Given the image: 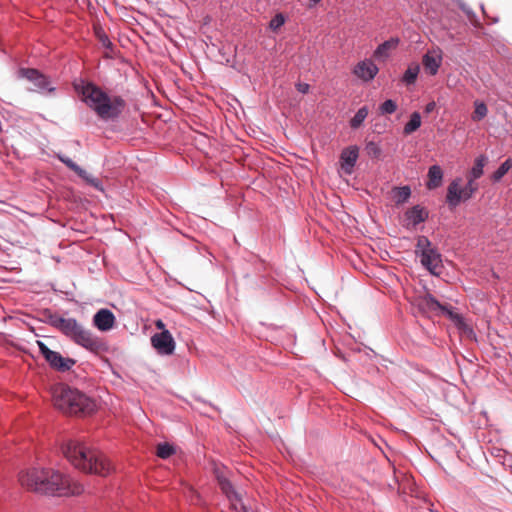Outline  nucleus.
Instances as JSON below:
<instances>
[{"label":"nucleus","instance_id":"nucleus-33","mask_svg":"<svg viewBox=\"0 0 512 512\" xmlns=\"http://www.w3.org/2000/svg\"><path fill=\"white\" fill-rule=\"evenodd\" d=\"M286 18L282 13H277L269 22V28L272 31H277L285 24Z\"/></svg>","mask_w":512,"mask_h":512},{"label":"nucleus","instance_id":"nucleus-1","mask_svg":"<svg viewBox=\"0 0 512 512\" xmlns=\"http://www.w3.org/2000/svg\"><path fill=\"white\" fill-rule=\"evenodd\" d=\"M22 486L39 494L50 496L79 495L83 492L81 484L53 469L31 468L19 475Z\"/></svg>","mask_w":512,"mask_h":512},{"label":"nucleus","instance_id":"nucleus-14","mask_svg":"<svg viewBox=\"0 0 512 512\" xmlns=\"http://www.w3.org/2000/svg\"><path fill=\"white\" fill-rule=\"evenodd\" d=\"M115 323V316L109 309H100L93 316V324L100 331L110 330Z\"/></svg>","mask_w":512,"mask_h":512},{"label":"nucleus","instance_id":"nucleus-26","mask_svg":"<svg viewBox=\"0 0 512 512\" xmlns=\"http://www.w3.org/2000/svg\"><path fill=\"white\" fill-rule=\"evenodd\" d=\"M76 174L90 186L94 187L95 189H97L99 191H103L102 181L99 178H96L92 174L88 173L85 169H84V174L81 172L76 173Z\"/></svg>","mask_w":512,"mask_h":512},{"label":"nucleus","instance_id":"nucleus-18","mask_svg":"<svg viewBox=\"0 0 512 512\" xmlns=\"http://www.w3.org/2000/svg\"><path fill=\"white\" fill-rule=\"evenodd\" d=\"M441 312L445 314L461 330L469 329L464 318L459 313L453 311L452 307L443 305Z\"/></svg>","mask_w":512,"mask_h":512},{"label":"nucleus","instance_id":"nucleus-11","mask_svg":"<svg viewBox=\"0 0 512 512\" xmlns=\"http://www.w3.org/2000/svg\"><path fill=\"white\" fill-rule=\"evenodd\" d=\"M379 69L377 65L370 59H365L356 64L353 74L359 79L369 82L374 79Z\"/></svg>","mask_w":512,"mask_h":512},{"label":"nucleus","instance_id":"nucleus-35","mask_svg":"<svg viewBox=\"0 0 512 512\" xmlns=\"http://www.w3.org/2000/svg\"><path fill=\"white\" fill-rule=\"evenodd\" d=\"M458 7L467 15L468 19L476 25L477 22V16L475 12L462 0H458L457 2Z\"/></svg>","mask_w":512,"mask_h":512},{"label":"nucleus","instance_id":"nucleus-34","mask_svg":"<svg viewBox=\"0 0 512 512\" xmlns=\"http://www.w3.org/2000/svg\"><path fill=\"white\" fill-rule=\"evenodd\" d=\"M365 150L369 156L374 157V158H378L382 152L378 143H376L374 141L367 142L365 145Z\"/></svg>","mask_w":512,"mask_h":512},{"label":"nucleus","instance_id":"nucleus-15","mask_svg":"<svg viewBox=\"0 0 512 512\" xmlns=\"http://www.w3.org/2000/svg\"><path fill=\"white\" fill-rule=\"evenodd\" d=\"M421 264L432 274H438L437 269L441 267V254L434 248L426 251L420 256Z\"/></svg>","mask_w":512,"mask_h":512},{"label":"nucleus","instance_id":"nucleus-31","mask_svg":"<svg viewBox=\"0 0 512 512\" xmlns=\"http://www.w3.org/2000/svg\"><path fill=\"white\" fill-rule=\"evenodd\" d=\"M175 453V448L169 443H161L157 447V456L162 459H167Z\"/></svg>","mask_w":512,"mask_h":512},{"label":"nucleus","instance_id":"nucleus-5","mask_svg":"<svg viewBox=\"0 0 512 512\" xmlns=\"http://www.w3.org/2000/svg\"><path fill=\"white\" fill-rule=\"evenodd\" d=\"M60 332L75 344L94 353L105 349V343L75 318H65Z\"/></svg>","mask_w":512,"mask_h":512},{"label":"nucleus","instance_id":"nucleus-25","mask_svg":"<svg viewBox=\"0 0 512 512\" xmlns=\"http://www.w3.org/2000/svg\"><path fill=\"white\" fill-rule=\"evenodd\" d=\"M394 198L397 204L406 202L411 196V188L409 186L396 187L393 190Z\"/></svg>","mask_w":512,"mask_h":512},{"label":"nucleus","instance_id":"nucleus-8","mask_svg":"<svg viewBox=\"0 0 512 512\" xmlns=\"http://www.w3.org/2000/svg\"><path fill=\"white\" fill-rule=\"evenodd\" d=\"M19 77L27 79L34 85L33 91L45 94L53 93L56 88L52 86L49 78L34 68H21L18 71Z\"/></svg>","mask_w":512,"mask_h":512},{"label":"nucleus","instance_id":"nucleus-37","mask_svg":"<svg viewBox=\"0 0 512 512\" xmlns=\"http://www.w3.org/2000/svg\"><path fill=\"white\" fill-rule=\"evenodd\" d=\"M309 88H310V86H309L308 83L299 82V83L296 84L297 91L302 93V94L308 93Z\"/></svg>","mask_w":512,"mask_h":512},{"label":"nucleus","instance_id":"nucleus-39","mask_svg":"<svg viewBox=\"0 0 512 512\" xmlns=\"http://www.w3.org/2000/svg\"><path fill=\"white\" fill-rule=\"evenodd\" d=\"M436 108V103L434 101H431L426 104L425 106V113L429 114L432 113Z\"/></svg>","mask_w":512,"mask_h":512},{"label":"nucleus","instance_id":"nucleus-38","mask_svg":"<svg viewBox=\"0 0 512 512\" xmlns=\"http://www.w3.org/2000/svg\"><path fill=\"white\" fill-rule=\"evenodd\" d=\"M100 41L102 43V45L105 47V48H108V49H111L113 44L112 42L109 40L108 36L103 34L101 37H100Z\"/></svg>","mask_w":512,"mask_h":512},{"label":"nucleus","instance_id":"nucleus-16","mask_svg":"<svg viewBox=\"0 0 512 512\" xmlns=\"http://www.w3.org/2000/svg\"><path fill=\"white\" fill-rule=\"evenodd\" d=\"M358 159V148L356 146H351L349 148L344 149L340 155V162L342 169L350 174L357 162Z\"/></svg>","mask_w":512,"mask_h":512},{"label":"nucleus","instance_id":"nucleus-21","mask_svg":"<svg viewBox=\"0 0 512 512\" xmlns=\"http://www.w3.org/2000/svg\"><path fill=\"white\" fill-rule=\"evenodd\" d=\"M419 72H420L419 64H412L404 72L401 81L405 85H413L417 80Z\"/></svg>","mask_w":512,"mask_h":512},{"label":"nucleus","instance_id":"nucleus-23","mask_svg":"<svg viewBox=\"0 0 512 512\" xmlns=\"http://www.w3.org/2000/svg\"><path fill=\"white\" fill-rule=\"evenodd\" d=\"M368 116V108L367 106H363L357 110L355 115L350 120V127L352 129H358L364 122V120Z\"/></svg>","mask_w":512,"mask_h":512},{"label":"nucleus","instance_id":"nucleus-22","mask_svg":"<svg viewBox=\"0 0 512 512\" xmlns=\"http://www.w3.org/2000/svg\"><path fill=\"white\" fill-rule=\"evenodd\" d=\"M421 126V115L415 111L411 114L410 120L405 124L403 132L405 135H410Z\"/></svg>","mask_w":512,"mask_h":512},{"label":"nucleus","instance_id":"nucleus-29","mask_svg":"<svg viewBox=\"0 0 512 512\" xmlns=\"http://www.w3.org/2000/svg\"><path fill=\"white\" fill-rule=\"evenodd\" d=\"M431 248V242L426 236L418 237L415 252L419 257Z\"/></svg>","mask_w":512,"mask_h":512},{"label":"nucleus","instance_id":"nucleus-3","mask_svg":"<svg viewBox=\"0 0 512 512\" xmlns=\"http://www.w3.org/2000/svg\"><path fill=\"white\" fill-rule=\"evenodd\" d=\"M65 458L77 469L91 474L106 476L111 471V465L99 451L89 449L78 440H67L62 444Z\"/></svg>","mask_w":512,"mask_h":512},{"label":"nucleus","instance_id":"nucleus-27","mask_svg":"<svg viewBox=\"0 0 512 512\" xmlns=\"http://www.w3.org/2000/svg\"><path fill=\"white\" fill-rule=\"evenodd\" d=\"M474 107V114L472 116L474 121H480L487 116L488 108L484 102L476 100L474 102Z\"/></svg>","mask_w":512,"mask_h":512},{"label":"nucleus","instance_id":"nucleus-24","mask_svg":"<svg viewBox=\"0 0 512 512\" xmlns=\"http://www.w3.org/2000/svg\"><path fill=\"white\" fill-rule=\"evenodd\" d=\"M512 168V159H506L498 169L492 174L491 179L493 182H499L505 174Z\"/></svg>","mask_w":512,"mask_h":512},{"label":"nucleus","instance_id":"nucleus-19","mask_svg":"<svg viewBox=\"0 0 512 512\" xmlns=\"http://www.w3.org/2000/svg\"><path fill=\"white\" fill-rule=\"evenodd\" d=\"M488 161L487 156L480 155L475 159L474 165L471 168L468 178L477 180L479 179L483 173H484V167Z\"/></svg>","mask_w":512,"mask_h":512},{"label":"nucleus","instance_id":"nucleus-32","mask_svg":"<svg viewBox=\"0 0 512 512\" xmlns=\"http://www.w3.org/2000/svg\"><path fill=\"white\" fill-rule=\"evenodd\" d=\"M396 110H397V103L392 99L385 100L379 106V112L382 115L393 114Z\"/></svg>","mask_w":512,"mask_h":512},{"label":"nucleus","instance_id":"nucleus-20","mask_svg":"<svg viewBox=\"0 0 512 512\" xmlns=\"http://www.w3.org/2000/svg\"><path fill=\"white\" fill-rule=\"evenodd\" d=\"M418 303H421V306L424 309H427L431 312L441 311L443 307V305L429 293L420 297Z\"/></svg>","mask_w":512,"mask_h":512},{"label":"nucleus","instance_id":"nucleus-13","mask_svg":"<svg viewBox=\"0 0 512 512\" xmlns=\"http://www.w3.org/2000/svg\"><path fill=\"white\" fill-rule=\"evenodd\" d=\"M428 211L420 205H415L405 212V222L407 227L415 228L420 223L428 219Z\"/></svg>","mask_w":512,"mask_h":512},{"label":"nucleus","instance_id":"nucleus-36","mask_svg":"<svg viewBox=\"0 0 512 512\" xmlns=\"http://www.w3.org/2000/svg\"><path fill=\"white\" fill-rule=\"evenodd\" d=\"M398 42H399L398 38H391V39H389L387 41H384L382 44H380L377 47L375 53L376 54H382L386 50H388V49H390L392 47H396L398 45Z\"/></svg>","mask_w":512,"mask_h":512},{"label":"nucleus","instance_id":"nucleus-4","mask_svg":"<svg viewBox=\"0 0 512 512\" xmlns=\"http://www.w3.org/2000/svg\"><path fill=\"white\" fill-rule=\"evenodd\" d=\"M54 405L66 414L91 413L94 402L83 392L66 385L56 387L53 391Z\"/></svg>","mask_w":512,"mask_h":512},{"label":"nucleus","instance_id":"nucleus-30","mask_svg":"<svg viewBox=\"0 0 512 512\" xmlns=\"http://www.w3.org/2000/svg\"><path fill=\"white\" fill-rule=\"evenodd\" d=\"M64 319V317L60 316L57 313L48 312L46 315V322L59 331L61 330Z\"/></svg>","mask_w":512,"mask_h":512},{"label":"nucleus","instance_id":"nucleus-7","mask_svg":"<svg viewBox=\"0 0 512 512\" xmlns=\"http://www.w3.org/2000/svg\"><path fill=\"white\" fill-rule=\"evenodd\" d=\"M36 343L40 354L52 369L59 372H67L75 365L76 360L63 357L59 352L51 350L43 341L38 340Z\"/></svg>","mask_w":512,"mask_h":512},{"label":"nucleus","instance_id":"nucleus-10","mask_svg":"<svg viewBox=\"0 0 512 512\" xmlns=\"http://www.w3.org/2000/svg\"><path fill=\"white\" fill-rule=\"evenodd\" d=\"M151 344L161 355H171L175 351V341L168 330L155 333L151 337Z\"/></svg>","mask_w":512,"mask_h":512},{"label":"nucleus","instance_id":"nucleus-2","mask_svg":"<svg viewBox=\"0 0 512 512\" xmlns=\"http://www.w3.org/2000/svg\"><path fill=\"white\" fill-rule=\"evenodd\" d=\"M75 89L82 95L83 102L104 121L118 119L126 107L123 97L110 96L93 82H82L75 85Z\"/></svg>","mask_w":512,"mask_h":512},{"label":"nucleus","instance_id":"nucleus-6","mask_svg":"<svg viewBox=\"0 0 512 512\" xmlns=\"http://www.w3.org/2000/svg\"><path fill=\"white\" fill-rule=\"evenodd\" d=\"M461 178H455L447 187L446 203L450 210L457 208L462 201L473 197L478 190L476 180L468 178L464 187H460Z\"/></svg>","mask_w":512,"mask_h":512},{"label":"nucleus","instance_id":"nucleus-12","mask_svg":"<svg viewBox=\"0 0 512 512\" xmlns=\"http://www.w3.org/2000/svg\"><path fill=\"white\" fill-rule=\"evenodd\" d=\"M422 64L429 75L434 76L442 64V52L437 50L428 51L422 58Z\"/></svg>","mask_w":512,"mask_h":512},{"label":"nucleus","instance_id":"nucleus-40","mask_svg":"<svg viewBox=\"0 0 512 512\" xmlns=\"http://www.w3.org/2000/svg\"><path fill=\"white\" fill-rule=\"evenodd\" d=\"M321 0H309V7L317 5Z\"/></svg>","mask_w":512,"mask_h":512},{"label":"nucleus","instance_id":"nucleus-42","mask_svg":"<svg viewBox=\"0 0 512 512\" xmlns=\"http://www.w3.org/2000/svg\"><path fill=\"white\" fill-rule=\"evenodd\" d=\"M480 7H481V9H482L483 13H485L484 5H483V4H481V6H480Z\"/></svg>","mask_w":512,"mask_h":512},{"label":"nucleus","instance_id":"nucleus-28","mask_svg":"<svg viewBox=\"0 0 512 512\" xmlns=\"http://www.w3.org/2000/svg\"><path fill=\"white\" fill-rule=\"evenodd\" d=\"M56 157L60 162H62L65 166H67L73 172H75V173L81 172L84 174V169L82 167H80L77 163H75L71 158H69L63 154H57Z\"/></svg>","mask_w":512,"mask_h":512},{"label":"nucleus","instance_id":"nucleus-41","mask_svg":"<svg viewBox=\"0 0 512 512\" xmlns=\"http://www.w3.org/2000/svg\"><path fill=\"white\" fill-rule=\"evenodd\" d=\"M156 326H157V328H159V329H164V327H165L164 323H163L161 320H158V321L156 322Z\"/></svg>","mask_w":512,"mask_h":512},{"label":"nucleus","instance_id":"nucleus-17","mask_svg":"<svg viewBox=\"0 0 512 512\" xmlns=\"http://www.w3.org/2000/svg\"><path fill=\"white\" fill-rule=\"evenodd\" d=\"M443 170L439 165H432L428 170V181L426 187L429 190H434L442 185L443 182Z\"/></svg>","mask_w":512,"mask_h":512},{"label":"nucleus","instance_id":"nucleus-9","mask_svg":"<svg viewBox=\"0 0 512 512\" xmlns=\"http://www.w3.org/2000/svg\"><path fill=\"white\" fill-rule=\"evenodd\" d=\"M216 479L222 492L228 498L231 508L235 512H248V507L242 502L240 494L234 489L230 480L223 472L216 470Z\"/></svg>","mask_w":512,"mask_h":512}]
</instances>
